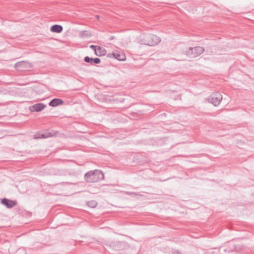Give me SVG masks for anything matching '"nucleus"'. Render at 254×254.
Wrapping results in <instances>:
<instances>
[{
  "instance_id": "13",
  "label": "nucleus",
  "mask_w": 254,
  "mask_h": 254,
  "mask_svg": "<svg viewBox=\"0 0 254 254\" xmlns=\"http://www.w3.org/2000/svg\"><path fill=\"white\" fill-rule=\"evenodd\" d=\"M88 205L91 208H95L97 205V202L95 200H92L88 202Z\"/></svg>"
},
{
  "instance_id": "18",
  "label": "nucleus",
  "mask_w": 254,
  "mask_h": 254,
  "mask_svg": "<svg viewBox=\"0 0 254 254\" xmlns=\"http://www.w3.org/2000/svg\"><path fill=\"white\" fill-rule=\"evenodd\" d=\"M194 48H200V47H195Z\"/></svg>"
},
{
  "instance_id": "3",
  "label": "nucleus",
  "mask_w": 254,
  "mask_h": 254,
  "mask_svg": "<svg viewBox=\"0 0 254 254\" xmlns=\"http://www.w3.org/2000/svg\"><path fill=\"white\" fill-rule=\"evenodd\" d=\"M222 99V96L220 93L213 94L211 98L210 102L214 106H217L219 105Z\"/></svg>"
},
{
  "instance_id": "12",
  "label": "nucleus",
  "mask_w": 254,
  "mask_h": 254,
  "mask_svg": "<svg viewBox=\"0 0 254 254\" xmlns=\"http://www.w3.org/2000/svg\"><path fill=\"white\" fill-rule=\"evenodd\" d=\"M91 35V33L88 31H82L79 33V36L81 38L89 37Z\"/></svg>"
},
{
  "instance_id": "11",
  "label": "nucleus",
  "mask_w": 254,
  "mask_h": 254,
  "mask_svg": "<svg viewBox=\"0 0 254 254\" xmlns=\"http://www.w3.org/2000/svg\"><path fill=\"white\" fill-rule=\"evenodd\" d=\"M113 55L116 59L119 61H124L126 60L125 55L122 52H119V53H114Z\"/></svg>"
},
{
  "instance_id": "14",
  "label": "nucleus",
  "mask_w": 254,
  "mask_h": 254,
  "mask_svg": "<svg viewBox=\"0 0 254 254\" xmlns=\"http://www.w3.org/2000/svg\"><path fill=\"white\" fill-rule=\"evenodd\" d=\"M84 61L86 63H90V62H92L93 61V58H89L88 57H86L84 58Z\"/></svg>"
},
{
  "instance_id": "2",
  "label": "nucleus",
  "mask_w": 254,
  "mask_h": 254,
  "mask_svg": "<svg viewBox=\"0 0 254 254\" xmlns=\"http://www.w3.org/2000/svg\"><path fill=\"white\" fill-rule=\"evenodd\" d=\"M161 41L160 38L155 35L150 34L147 36L145 39L141 41L142 44L146 46L154 47L157 45Z\"/></svg>"
},
{
  "instance_id": "8",
  "label": "nucleus",
  "mask_w": 254,
  "mask_h": 254,
  "mask_svg": "<svg viewBox=\"0 0 254 254\" xmlns=\"http://www.w3.org/2000/svg\"><path fill=\"white\" fill-rule=\"evenodd\" d=\"M63 30V27L60 25H57V24L53 25L50 28V30L51 32H55V33H61L62 32Z\"/></svg>"
},
{
  "instance_id": "1",
  "label": "nucleus",
  "mask_w": 254,
  "mask_h": 254,
  "mask_svg": "<svg viewBox=\"0 0 254 254\" xmlns=\"http://www.w3.org/2000/svg\"><path fill=\"white\" fill-rule=\"evenodd\" d=\"M103 178V174L99 171H91L85 175V179L87 183H95Z\"/></svg>"
},
{
  "instance_id": "6",
  "label": "nucleus",
  "mask_w": 254,
  "mask_h": 254,
  "mask_svg": "<svg viewBox=\"0 0 254 254\" xmlns=\"http://www.w3.org/2000/svg\"><path fill=\"white\" fill-rule=\"evenodd\" d=\"M91 56L93 57V55L97 56H103L106 55V51L105 49H92Z\"/></svg>"
},
{
  "instance_id": "9",
  "label": "nucleus",
  "mask_w": 254,
  "mask_h": 254,
  "mask_svg": "<svg viewBox=\"0 0 254 254\" xmlns=\"http://www.w3.org/2000/svg\"><path fill=\"white\" fill-rule=\"evenodd\" d=\"M64 102L60 99L56 98L52 100L49 103V105L52 107H56L59 105H62Z\"/></svg>"
},
{
  "instance_id": "7",
  "label": "nucleus",
  "mask_w": 254,
  "mask_h": 254,
  "mask_svg": "<svg viewBox=\"0 0 254 254\" xmlns=\"http://www.w3.org/2000/svg\"><path fill=\"white\" fill-rule=\"evenodd\" d=\"M28 64V63L25 61L17 62L14 65V67L17 69L20 70L22 68L27 67Z\"/></svg>"
},
{
  "instance_id": "10",
  "label": "nucleus",
  "mask_w": 254,
  "mask_h": 254,
  "mask_svg": "<svg viewBox=\"0 0 254 254\" xmlns=\"http://www.w3.org/2000/svg\"><path fill=\"white\" fill-rule=\"evenodd\" d=\"M48 137V133H42L41 132L36 133L33 138L34 139H42L46 138Z\"/></svg>"
},
{
  "instance_id": "16",
  "label": "nucleus",
  "mask_w": 254,
  "mask_h": 254,
  "mask_svg": "<svg viewBox=\"0 0 254 254\" xmlns=\"http://www.w3.org/2000/svg\"><path fill=\"white\" fill-rule=\"evenodd\" d=\"M89 48H101L99 46H95V45H93L89 46Z\"/></svg>"
},
{
  "instance_id": "5",
  "label": "nucleus",
  "mask_w": 254,
  "mask_h": 254,
  "mask_svg": "<svg viewBox=\"0 0 254 254\" xmlns=\"http://www.w3.org/2000/svg\"><path fill=\"white\" fill-rule=\"evenodd\" d=\"M46 106L42 103H37L30 106L29 110L31 112H40L44 109Z\"/></svg>"
},
{
  "instance_id": "17",
  "label": "nucleus",
  "mask_w": 254,
  "mask_h": 254,
  "mask_svg": "<svg viewBox=\"0 0 254 254\" xmlns=\"http://www.w3.org/2000/svg\"><path fill=\"white\" fill-rule=\"evenodd\" d=\"M99 15H97V18L98 19V18H99Z\"/></svg>"
},
{
  "instance_id": "15",
  "label": "nucleus",
  "mask_w": 254,
  "mask_h": 254,
  "mask_svg": "<svg viewBox=\"0 0 254 254\" xmlns=\"http://www.w3.org/2000/svg\"><path fill=\"white\" fill-rule=\"evenodd\" d=\"M93 61H94V63H95L96 64H98L100 62V59L98 58L93 59Z\"/></svg>"
},
{
  "instance_id": "4",
  "label": "nucleus",
  "mask_w": 254,
  "mask_h": 254,
  "mask_svg": "<svg viewBox=\"0 0 254 254\" xmlns=\"http://www.w3.org/2000/svg\"><path fill=\"white\" fill-rule=\"evenodd\" d=\"M1 203L8 208H11L16 205V201L3 198L1 199Z\"/></svg>"
}]
</instances>
